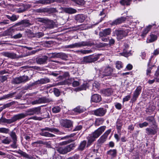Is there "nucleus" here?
Segmentation results:
<instances>
[{"mask_svg":"<svg viewBox=\"0 0 159 159\" xmlns=\"http://www.w3.org/2000/svg\"><path fill=\"white\" fill-rule=\"evenodd\" d=\"M41 113V107H38L28 109L26 111L25 113L18 114L16 115V116L18 120L24 118L28 116H33L35 114L39 115Z\"/></svg>","mask_w":159,"mask_h":159,"instance_id":"f257e3e1","label":"nucleus"},{"mask_svg":"<svg viewBox=\"0 0 159 159\" xmlns=\"http://www.w3.org/2000/svg\"><path fill=\"white\" fill-rule=\"evenodd\" d=\"M106 128L105 126H102L96 130L93 133L89 135L87 137L88 139L87 146L89 147L92 143L104 131Z\"/></svg>","mask_w":159,"mask_h":159,"instance_id":"f03ea898","label":"nucleus"},{"mask_svg":"<svg viewBox=\"0 0 159 159\" xmlns=\"http://www.w3.org/2000/svg\"><path fill=\"white\" fill-rule=\"evenodd\" d=\"M76 145L75 143H72L68 145L65 147H56L57 151L60 154H65L70 152L74 149Z\"/></svg>","mask_w":159,"mask_h":159,"instance_id":"7ed1b4c3","label":"nucleus"},{"mask_svg":"<svg viewBox=\"0 0 159 159\" xmlns=\"http://www.w3.org/2000/svg\"><path fill=\"white\" fill-rule=\"evenodd\" d=\"M129 29H125L120 30H115L114 33L117 36L118 40L121 39L123 37L127 36L129 32Z\"/></svg>","mask_w":159,"mask_h":159,"instance_id":"20e7f679","label":"nucleus"},{"mask_svg":"<svg viewBox=\"0 0 159 159\" xmlns=\"http://www.w3.org/2000/svg\"><path fill=\"white\" fill-rule=\"evenodd\" d=\"M30 80L28 76L24 75L13 79L11 83L14 84H19L22 83H25Z\"/></svg>","mask_w":159,"mask_h":159,"instance_id":"39448f33","label":"nucleus"},{"mask_svg":"<svg viewBox=\"0 0 159 159\" xmlns=\"http://www.w3.org/2000/svg\"><path fill=\"white\" fill-rule=\"evenodd\" d=\"M113 71L112 68L109 66L106 67L103 70H100V74L102 77L111 75Z\"/></svg>","mask_w":159,"mask_h":159,"instance_id":"423d86ee","label":"nucleus"},{"mask_svg":"<svg viewBox=\"0 0 159 159\" xmlns=\"http://www.w3.org/2000/svg\"><path fill=\"white\" fill-rule=\"evenodd\" d=\"M51 101V100L47 98L46 97H43L41 98H39L36 100L32 101L31 102V103L33 105H34L49 102Z\"/></svg>","mask_w":159,"mask_h":159,"instance_id":"0eeeda50","label":"nucleus"},{"mask_svg":"<svg viewBox=\"0 0 159 159\" xmlns=\"http://www.w3.org/2000/svg\"><path fill=\"white\" fill-rule=\"evenodd\" d=\"M50 81V79L48 78H44L41 79L39 80L35 81V82L32 83L30 85H28L27 87V88L29 89L32 86L38 84H46L49 83Z\"/></svg>","mask_w":159,"mask_h":159,"instance_id":"6e6552de","label":"nucleus"},{"mask_svg":"<svg viewBox=\"0 0 159 159\" xmlns=\"http://www.w3.org/2000/svg\"><path fill=\"white\" fill-rule=\"evenodd\" d=\"M17 120L16 115H15L11 119H8L2 116L0 119V124H2L3 123H7V124H11Z\"/></svg>","mask_w":159,"mask_h":159,"instance_id":"1a4fd4ad","label":"nucleus"},{"mask_svg":"<svg viewBox=\"0 0 159 159\" xmlns=\"http://www.w3.org/2000/svg\"><path fill=\"white\" fill-rule=\"evenodd\" d=\"M31 25V24L30 23V21L29 20L24 19L16 23L14 25L12 26L11 27L13 28L18 26L22 25L23 27L25 28Z\"/></svg>","mask_w":159,"mask_h":159,"instance_id":"9d476101","label":"nucleus"},{"mask_svg":"<svg viewBox=\"0 0 159 159\" xmlns=\"http://www.w3.org/2000/svg\"><path fill=\"white\" fill-rule=\"evenodd\" d=\"M141 90L142 87L141 86H139L137 87L133 93L132 98L131 100V102L133 103L136 101L141 92Z\"/></svg>","mask_w":159,"mask_h":159,"instance_id":"9b49d317","label":"nucleus"},{"mask_svg":"<svg viewBox=\"0 0 159 159\" xmlns=\"http://www.w3.org/2000/svg\"><path fill=\"white\" fill-rule=\"evenodd\" d=\"M126 20V17L122 16L113 20L112 22L110 23V25H111L113 26L119 25L124 22Z\"/></svg>","mask_w":159,"mask_h":159,"instance_id":"f8f14e48","label":"nucleus"},{"mask_svg":"<svg viewBox=\"0 0 159 159\" xmlns=\"http://www.w3.org/2000/svg\"><path fill=\"white\" fill-rule=\"evenodd\" d=\"M106 110L103 108H99L93 111V114L94 115L99 116H103L106 112Z\"/></svg>","mask_w":159,"mask_h":159,"instance_id":"ddd939ff","label":"nucleus"},{"mask_svg":"<svg viewBox=\"0 0 159 159\" xmlns=\"http://www.w3.org/2000/svg\"><path fill=\"white\" fill-rule=\"evenodd\" d=\"M48 57L46 56H43L41 57L36 58V61L39 64L42 65L47 63Z\"/></svg>","mask_w":159,"mask_h":159,"instance_id":"4468645a","label":"nucleus"},{"mask_svg":"<svg viewBox=\"0 0 159 159\" xmlns=\"http://www.w3.org/2000/svg\"><path fill=\"white\" fill-rule=\"evenodd\" d=\"M111 28H108L105 29L99 32V37H105L111 34Z\"/></svg>","mask_w":159,"mask_h":159,"instance_id":"2eb2a0df","label":"nucleus"},{"mask_svg":"<svg viewBox=\"0 0 159 159\" xmlns=\"http://www.w3.org/2000/svg\"><path fill=\"white\" fill-rule=\"evenodd\" d=\"M102 93L105 96H110L113 93V90L111 88L103 89L101 91Z\"/></svg>","mask_w":159,"mask_h":159,"instance_id":"dca6fc26","label":"nucleus"},{"mask_svg":"<svg viewBox=\"0 0 159 159\" xmlns=\"http://www.w3.org/2000/svg\"><path fill=\"white\" fill-rule=\"evenodd\" d=\"M57 0H39L35 1L34 2L35 4H41L43 5L47 4L53 3L56 1Z\"/></svg>","mask_w":159,"mask_h":159,"instance_id":"f3484780","label":"nucleus"},{"mask_svg":"<svg viewBox=\"0 0 159 159\" xmlns=\"http://www.w3.org/2000/svg\"><path fill=\"white\" fill-rule=\"evenodd\" d=\"M91 100L95 102H98L101 101V97L100 95L95 94L92 95L91 97Z\"/></svg>","mask_w":159,"mask_h":159,"instance_id":"a211bd4d","label":"nucleus"},{"mask_svg":"<svg viewBox=\"0 0 159 159\" xmlns=\"http://www.w3.org/2000/svg\"><path fill=\"white\" fill-rule=\"evenodd\" d=\"M3 55L5 57H8L12 59L16 58L17 57L16 54L13 52H4Z\"/></svg>","mask_w":159,"mask_h":159,"instance_id":"6ab92c4d","label":"nucleus"},{"mask_svg":"<svg viewBox=\"0 0 159 159\" xmlns=\"http://www.w3.org/2000/svg\"><path fill=\"white\" fill-rule=\"evenodd\" d=\"M4 16L12 22L16 21L19 18V16L15 14H13L11 16L8 15H5Z\"/></svg>","mask_w":159,"mask_h":159,"instance_id":"aec40b11","label":"nucleus"},{"mask_svg":"<svg viewBox=\"0 0 159 159\" xmlns=\"http://www.w3.org/2000/svg\"><path fill=\"white\" fill-rule=\"evenodd\" d=\"M72 122L69 120H64L62 123V125L63 127L66 128L71 127L72 126Z\"/></svg>","mask_w":159,"mask_h":159,"instance_id":"412c9836","label":"nucleus"},{"mask_svg":"<svg viewBox=\"0 0 159 159\" xmlns=\"http://www.w3.org/2000/svg\"><path fill=\"white\" fill-rule=\"evenodd\" d=\"M122 125V121L120 119H118L116 122V125L118 133L120 132Z\"/></svg>","mask_w":159,"mask_h":159,"instance_id":"4be33fe9","label":"nucleus"},{"mask_svg":"<svg viewBox=\"0 0 159 159\" xmlns=\"http://www.w3.org/2000/svg\"><path fill=\"white\" fill-rule=\"evenodd\" d=\"M87 142L86 140H83L81 142L79 145L77 150L79 151H82L84 150L86 145H87ZM87 147H88L87 146Z\"/></svg>","mask_w":159,"mask_h":159,"instance_id":"5701e85b","label":"nucleus"},{"mask_svg":"<svg viewBox=\"0 0 159 159\" xmlns=\"http://www.w3.org/2000/svg\"><path fill=\"white\" fill-rule=\"evenodd\" d=\"M107 154L111 158H113L116 156L117 150L116 149H110L107 152Z\"/></svg>","mask_w":159,"mask_h":159,"instance_id":"b1692460","label":"nucleus"},{"mask_svg":"<svg viewBox=\"0 0 159 159\" xmlns=\"http://www.w3.org/2000/svg\"><path fill=\"white\" fill-rule=\"evenodd\" d=\"M85 19V17L83 15H78L75 17V20L77 22H78L82 23Z\"/></svg>","mask_w":159,"mask_h":159,"instance_id":"393cba45","label":"nucleus"},{"mask_svg":"<svg viewBox=\"0 0 159 159\" xmlns=\"http://www.w3.org/2000/svg\"><path fill=\"white\" fill-rule=\"evenodd\" d=\"M17 153L20 155L21 156H23V157L28 159H32L33 158L32 157L29 156L28 154H27L25 152H23V151L20 150H19L18 151Z\"/></svg>","mask_w":159,"mask_h":159,"instance_id":"a878e982","label":"nucleus"},{"mask_svg":"<svg viewBox=\"0 0 159 159\" xmlns=\"http://www.w3.org/2000/svg\"><path fill=\"white\" fill-rule=\"evenodd\" d=\"M152 27V25H149L143 31L141 35V36L143 38H144L150 30Z\"/></svg>","mask_w":159,"mask_h":159,"instance_id":"bb28decb","label":"nucleus"},{"mask_svg":"<svg viewBox=\"0 0 159 159\" xmlns=\"http://www.w3.org/2000/svg\"><path fill=\"white\" fill-rule=\"evenodd\" d=\"M80 43L81 47L86 46H91L94 45V43L90 42L82 41L80 42Z\"/></svg>","mask_w":159,"mask_h":159,"instance_id":"cd10ccee","label":"nucleus"},{"mask_svg":"<svg viewBox=\"0 0 159 159\" xmlns=\"http://www.w3.org/2000/svg\"><path fill=\"white\" fill-rule=\"evenodd\" d=\"M40 130L41 131H47L51 132H58V130L56 128H50L48 127H46L44 128L41 129Z\"/></svg>","mask_w":159,"mask_h":159,"instance_id":"c85d7f7f","label":"nucleus"},{"mask_svg":"<svg viewBox=\"0 0 159 159\" xmlns=\"http://www.w3.org/2000/svg\"><path fill=\"white\" fill-rule=\"evenodd\" d=\"M45 24L47 25V27L51 29L53 28L55 24L54 22L52 20H51L47 19Z\"/></svg>","mask_w":159,"mask_h":159,"instance_id":"c756f323","label":"nucleus"},{"mask_svg":"<svg viewBox=\"0 0 159 159\" xmlns=\"http://www.w3.org/2000/svg\"><path fill=\"white\" fill-rule=\"evenodd\" d=\"M150 39H148L147 41V43H150L156 41L157 39V37L156 35L153 34H151L150 35Z\"/></svg>","mask_w":159,"mask_h":159,"instance_id":"7c9ffc66","label":"nucleus"},{"mask_svg":"<svg viewBox=\"0 0 159 159\" xmlns=\"http://www.w3.org/2000/svg\"><path fill=\"white\" fill-rule=\"evenodd\" d=\"M40 134L42 136L47 137H53L55 136L52 134L48 132H44V131H41V132L40 133Z\"/></svg>","mask_w":159,"mask_h":159,"instance_id":"2f4dec72","label":"nucleus"},{"mask_svg":"<svg viewBox=\"0 0 159 159\" xmlns=\"http://www.w3.org/2000/svg\"><path fill=\"white\" fill-rule=\"evenodd\" d=\"M80 42L75 43L74 44L67 45L66 46V48H80Z\"/></svg>","mask_w":159,"mask_h":159,"instance_id":"473e14b6","label":"nucleus"},{"mask_svg":"<svg viewBox=\"0 0 159 159\" xmlns=\"http://www.w3.org/2000/svg\"><path fill=\"white\" fill-rule=\"evenodd\" d=\"M73 111L75 112L80 113L83 112L84 111V110L81 107L78 106L75 108H74L73 109Z\"/></svg>","mask_w":159,"mask_h":159,"instance_id":"72a5a7b5","label":"nucleus"},{"mask_svg":"<svg viewBox=\"0 0 159 159\" xmlns=\"http://www.w3.org/2000/svg\"><path fill=\"white\" fill-rule=\"evenodd\" d=\"M154 78L157 82H159V66L154 74Z\"/></svg>","mask_w":159,"mask_h":159,"instance_id":"f704fd0d","label":"nucleus"},{"mask_svg":"<svg viewBox=\"0 0 159 159\" xmlns=\"http://www.w3.org/2000/svg\"><path fill=\"white\" fill-rule=\"evenodd\" d=\"M66 12L70 14H73L76 12V10L75 9L71 8H67L65 9Z\"/></svg>","mask_w":159,"mask_h":159,"instance_id":"c9c22d12","label":"nucleus"},{"mask_svg":"<svg viewBox=\"0 0 159 159\" xmlns=\"http://www.w3.org/2000/svg\"><path fill=\"white\" fill-rule=\"evenodd\" d=\"M103 122V120L102 118H100L97 119L95 121V126H99L102 124Z\"/></svg>","mask_w":159,"mask_h":159,"instance_id":"e433bc0d","label":"nucleus"},{"mask_svg":"<svg viewBox=\"0 0 159 159\" xmlns=\"http://www.w3.org/2000/svg\"><path fill=\"white\" fill-rule=\"evenodd\" d=\"M36 12L38 13L48 12L49 11V9L47 8H42L37 9Z\"/></svg>","mask_w":159,"mask_h":159,"instance_id":"4c0bfd02","label":"nucleus"},{"mask_svg":"<svg viewBox=\"0 0 159 159\" xmlns=\"http://www.w3.org/2000/svg\"><path fill=\"white\" fill-rule=\"evenodd\" d=\"M68 57V55L65 53H59V58L64 60H66Z\"/></svg>","mask_w":159,"mask_h":159,"instance_id":"58836bf2","label":"nucleus"},{"mask_svg":"<svg viewBox=\"0 0 159 159\" xmlns=\"http://www.w3.org/2000/svg\"><path fill=\"white\" fill-rule=\"evenodd\" d=\"M83 62L85 63L92 62L90 56L84 57L83 59Z\"/></svg>","mask_w":159,"mask_h":159,"instance_id":"ea45409f","label":"nucleus"},{"mask_svg":"<svg viewBox=\"0 0 159 159\" xmlns=\"http://www.w3.org/2000/svg\"><path fill=\"white\" fill-rule=\"evenodd\" d=\"M107 138L106 136L103 134L98 140V141L99 143H103L106 140Z\"/></svg>","mask_w":159,"mask_h":159,"instance_id":"a19ab883","label":"nucleus"},{"mask_svg":"<svg viewBox=\"0 0 159 159\" xmlns=\"http://www.w3.org/2000/svg\"><path fill=\"white\" fill-rule=\"evenodd\" d=\"M130 0H121L120 2L122 5L128 6L130 4Z\"/></svg>","mask_w":159,"mask_h":159,"instance_id":"79ce46f5","label":"nucleus"},{"mask_svg":"<svg viewBox=\"0 0 159 159\" xmlns=\"http://www.w3.org/2000/svg\"><path fill=\"white\" fill-rule=\"evenodd\" d=\"M44 141H43L42 140H39L37 141L33 142L32 143V146L34 147H37L38 144H43V145Z\"/></svg>","mask_w":159,"mask_h":159,"instance_id":"37998d69","label":"nucleus"},{"mask_svg":"<svg viewBox=\"0 0 159 159\" xmlns=\"http://www.w3.org/2000/svg\"><path fill=\"white\" fill-rule=\"evenodd\" d=\"M151 61V58H150L149 60V62L148 63V67L147 70H146V74L147 75H148L150 74V73H151V71L152 69V67H149V65L150 62Z\"/></svg>","mask_w":159,"mask_h":159,"instance_id":"c03bdc74","label":"nucleus"},{"mask_svg":"<svg viewBox=\"0 0 159 159\" xmlns=\"http://www.w3.org/2000/svg\"><path fill=\"white\" fill-rule=\"evenodd\" d=\"M92 62L97 61L99 58V55L97 54L95 56L90 55Z\"/></svg>","mask_w":159,"mask_h":159,"instance_id":"a18cd8bd","label":"nucleus"},{"mask_svg":"<svg viewBox=\"0 0 159 159\" xmlns=\"http://www.w3.org/2000/svg\"><path fill=\"white\" fill-rule=\"evenodd\" d=\"M146 133L148 134H154L155 133V131L152 129L147 128L146 129Z\"/></svg>","mask_w":159,"mask_h":159,"instance_id":"49530a36","label":"nucleus"},{"mask_svg":"<svg viewBox=\"0 0 159 159\" xmlns=\"http://www.w3.org/2000/svg\"><path fill=\"white\" fill-rule=\"evenodd\" d=\"M76 4L80 5H83L85 3L84 0H72Z\"/></svg>","mask_w":159,"mask_h":159,"instance_id":"de8ad7c7","label":"nucleus"},{"mask_svg":"<svg viewBox=\"0 0 159 159\" xmlns=\"http://www.w3.org/2000/svg\"><path fill=\"white\" fill-rule=\"evenodd\" d=\"M61 108L58 106H56L52 108V111L53 112L57 113L61 111Z\"/></svg>","mask_w":159,"mask_h":159,"instance_id":"09e8293b","label":"nucleus"},{"mask_svg":"<svg viewBox=\"0 0 159 159\" xmlns=\"http://www.w3.org/2000/svg\"><path fill=\"white\" fill-rule=\"evenodd\" d=\"M122 55H123L125 57H128L130 55V53L129 51H127L126 49H124L123 52L121 53Z\"/></svg>","mask_w":159,"mask_h":159,"instance_id":"8fccbe9b","label":"nucleus"},{"mask_svg":"<svg viewBox=\"0 0 159 159\" xmlns=\"http://www.w3.org/2000/svg\"><path fill=\"white\" fill-rule=\"evenodd\" d=\"M16 93H12L7 95H4L2 97V100L3 99L8 98H12L13 95L15 94Z\"/></svg>","mask_w":159,"mask_h":159,"instance_id":"3c124183","label":"nucleus"},{"mask_svg":"<svg viewBox=\"0 0 159 159\" xmlns=\"http://www.w3.org/2000/svg\"><path fill=\"white\" fill-rule=\"evenodd\" d=\"M116 67L118 69H120L123 67L122 63L120 61H117L116 63Z\"/></svg>","mask_w":159,"mask_h":159,"instance_id":"603ef678","label":"nucleus"},{"mask_svg":"<svg viewBox=\"0 0 159 159\" xmlns=\"http://www.w3.org/2000/svg\"><path fill=\"white\" fill-rule=\"evenodd\" d=\"M145 119L147 121L152 123H153L154 121V117L153 116H148Z\"/></svg>","mask_w":159,"mask_h":159,"instance_id":"864d4df0","label":"nucleus"},{"mask_svg":"<svg viewBox=\"0 0 159 159\" xmlns=\"http://www.w3.org/2000/svg\"><path fill=\"white\" fill-rule=\"evenodd\" d=\"M9 131L8 129H7L5 128H0V132L7 134Z\"/></svg>","mask_w":159,"mask_h":159,"instance_id":"5fc2aeb1","label":"nucleus"},{"mask_svg":"<svg viewBox=\"0 0 159 159\" xmlns=\"http://www.w3.org/2000/svg\"><path fill=\"white\" fill-rule=\"evenodd\" d=\"M16 103L15 101L11 102L9 103H7L5 104H4L3 106H4V108H6L7 107H9L11 106V105H14Z\"/></svg>","mask_w":159,"mask_h":159,"instance_id":"6e6d98bb","label":"nucleus"},{"mask_svg":"<svg viewBox=\"0 0 159 159\" xmlns=\"http://www.w3.org/2000/svg\"><path fill=\"white\" fill-rule=\"evenodd\" d=\"M11 141L10 138L8 137H6L5 139L2 140V143L4 144H9Z\"/></svg>","mask_w":159,"mask_h":159,"instance_id":"4d7b16f0","label":"nucleus"},{"mask_svg":"<svg viewBox=\"0 0 159 159\" xmlns=\"http://www.w3.org/2000/svg\"><path fill=\"white\" fill-rule=\"evenodd\" d=\"M47 19L45 18H37L36 20L38 22L44 23L45 24Z\"/></svg>","mask_w":159,"mask_h":159,"instance_id":"13d9d810","label":"nucleus"},{"mask_svg":"<svg viewBox=\"0 0 159 159\" xmlns=\"http://www.w3.org/2000/svg\"><path fill=\"white\" fill-rule=\"evenodd\" d=\"M53 92L56 96L57 97H58L59 96L60 94V92L58 89L57 88H54Z\"/></svg>","mask_w":159,"mask_h":159,"instance_id":"bf43d9fd","label":"nucleus"},{"mask_svg":"<svg viewBox=\"0 0 159 159\" xmlns=\"http://www.w3.org/2000/svg\"><path fill=\"white\" fill-rule=\"evenodd\" d=\"M8 75L4 76H0V81L2 83H3L5 80H7Z\"/></svg>","mask_w":159,"mask_h":159,"instance_id":"052dcab7","label":"nucleus"},{"mask_svg":"<svg viewBox=\"0 0 159 159\" xmlns=\"http://www.w3.org/2000/svg\"><path fill=\"white\" fill-rule=\"evenodd\" d=\"M77 51L78 52H80L84 54L90 53L92 52V51L91 50H78Z\"/></svg>","mask_w":159,"mask_h":159,"instance_id":"680f3d73","label":"nucleus"},{"mask_svg":"<svg viewBox=\"0 0 159 159\" xmlns=\"http://www.w3.org/2000/svg\"><path fill=\"white\" fill-rule=\"evenodd\" d=\"M43 119V118L40 117H38L37 116H34L30 117L28 119H33L35 120H41Z\"/></svg>","mask_w":159,"mask_h":159,"instance_id":"e2e57ef3","label":"nucleus"},{"mask_svg":"<svg viewBox=\"0 0 159 159\" xmlns=\"http://www.w3.org/2000/svg\"><path fill=\"white\" fill-rule=\"evenodd\" d=\"M10 135L13 141H17L16 136L15 132H12L10 134Z\"/></svg>","mask_w":159,"mask_h":159,"instance_id":"0e129e2a","label":"nucleus"},{"mask_svg":"<svg viewBox=\"0 0 159 159\" xmlns=\"http://www.w3.org/2000/svg\"><path fill=\"white\" fill-rule=\"evenodd\" d=\"M43 33L41 32H39L36 33L34 36L38 38H40L44 35Z\"/></svg>","mask_w":159,"mask_h":159,"instance_id":"69168bd1","label":"nucleus"},{"mask_svg":"<svg viewBox=\"0 0 159 159\" xmlns=\"http://www.w3.org/2000/svg\"><path fill=\"white\" fill-rule=\"evenodd\" d=\"M10 24L9 20H4L2 22H0V24L1 25H4L7 24Z\"/></svg>","mask_w":159,"mask_h":159,"instance_id":"338daca9","label":"nucleus"},{"mask_svg":"<svg viewBox=\"0 0 159 159\" xmlns=\"http://www.w3.org/2000/svg\"><path fill=\"white\" fill-rule=\"evenodd\" d=\"M148 123L146 122H144L142 123H139V126L140 128H142L144 127H146L148 125Z\"/></svg>","mask_w":159,"mask_h":159,"instance_id":"774afa93","label":"nucleus"}]
</instances>
